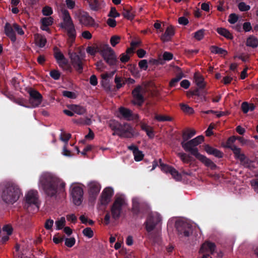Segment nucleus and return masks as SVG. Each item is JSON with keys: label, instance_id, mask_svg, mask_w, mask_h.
Returning a JSON list of instances; mask_svg holds the SVG:
<instances>
[{"label": "nucleus", "instance_id": "09e8293b", "mask_svg": "<svg viewBox=\"0 0 258 258\" xmlns=\"http://www.w3.org/2000/svg\"><path fill=\"white\" fill-rule=\"evenodd\" d=\"M133 155L134 156L135 160L137 162L142 160L144 156L143 152L139 150L134 153Z\"/></svg>", "mask_w": 258, "mask_h": 258}, {"label": "nucleus", "instance_id": "a211bd4d", "mask_svg": "<svg viewBox=\"0 0 258 258\" xmlns=\"http://www.w3.org/2000/svg\"><path fill=\"white\" fill-rule=\"evenodd\" d=\"M161 170L165 173H170L173 178L176 180H180L182 176L181 174L173 167L162 163L161 159H159Z\"/></svg>", "mask_w": 258, "mask_h": 258}, {"label": "nucleus", "instance_id": "37998d69", "mask_svg": "<svg viewBox=\"0 0 258 258\" xmlns=\"http://www.w3.org/2000/svg\"><path fill=\"white\" fill-rule=\"evenodd\" d=\"M205 30L202 29L194 33V38L198 41L201 40L204 37Z\"/></svg>", "mask_w": 258, "mask_h": 258}, {"label": "nucleus", "instance_id": "5701e85b", "mask_svg": "<svg viewBox=\"0 0 258 258\" xmlns=\"http://www.w3.org/2000/svg\"><path fill=\"white\" fill-rule=\"evenodd\" d=\"M216 245L214 243L206 241L201 246L199 250L200 253H204L206 252L210 251L211 254H213L215 252Z\"/></svg>", "mask_w": 258, "mask_h": 258}, {"label": "nucleus", "instance_id": "58836bf2", "mask_svg": "<svg viewBox=\"0 0 258 258\" xmlns=\"http://www.w3.org/2000/svg\"><path fill=\"white\" fill-rule=\"evenodd\" d=\"M196 134V131L194 130H188L186 131H184L182 133V139L184 142L190 139Z\"/></svg>", "mask_w": 258, "mask_h": 258}, {"label": "nucleus", "instance_id": "49530a36", "mask_svg": "<svg viewBox=\"0 0 258 258\" xmlns=\"http://www.w3.org/2000/svg\"><path fill=\"white\" fill-rule=\"evenodd\" d=\"M122 79L121 78L118 77V76H116L114 79V82L116 84V87L117 89H119L121 87H122L125 85L124 81L123 83H121Z\"/></svg>", "mask_w": 258, "mask_h": 258}, {"label": "nucleus", "instance_id": "0e129e2a", "mask_svg": "<svg viewBox=\"0 0 258 258\" xmlns=\"http://www.w3.org/2000/svg\"><path fill=\"white\" fill-rule=\"evenodd\" d=\"M249 103L247 102H243L241 105V108L242 112L246 114L249 111Z\"/></svg>", "mask_w": 258, "mask_h": 258}, {"label": "nucleus", "instance_id": "f257e3e1", "mask_svg": "<svg viewBox=\"0 0 258 258\" xmlns=\"http://www.w3.org/2000/svg\"><path fill=\"white\" fill-rule=\"evenodd\" d=\"M39 183L46 195L51 198H55L57 194L64 191L65 182L60 178L48 173L41 175Z\"/></svg>", "mask_w": 258, "mask_h": 258}, {"label": "nucleus", "instance_id": "aec40b11", "mask_svg": "<svg viewBox=\"0 0 258 258\" xmlns=\"http://www.w3.org/2000/svg\"><path fill=\"white\" fill-rule=\"evenodd\" d=\"M119 112L124 119L130 121L139 117L138 114L134 115L130 109L124 107L119 108Z\"/></svg>", "mask_w": 258, "mask_h": 258}, {"label": "nucleus", "instance_id": "a878e982", "mask_svg": "<svg viewBox=\"0 0 258 258\" xmlns=\"http://www.w3.org/2000/svg\"><path fill=\"white\" fill-rule=\"evenodd\" d=\"M229 149H230L233 152L234 154V156L235 159L240 160H242V159L245 157V154L243 153H241V149L237 147L236 146H233L229 147Z\"/></svg>", "mask_w": 258, "mask_h": 258}, {"label": "nucleus", "instance_id": "f8f14e48", "mask_svg": "<svg viewBox=\"0 0 258 258\" xmlns=\"http://www.w3.org/2000/svg\"><path fill=\"white\" fill-rule=\"evenodd\" d=\"M89 201L94 203L101 189V185L96 181L90 182L88 184Z\"/></svg>", "mask_w": 258, "mask_h": 258}, {"label": "nucleus", "instance_id": "412c9836", "mask_svg": "<svg viewBox=\"0 0 258 258\" xmlns=\"http://www.w3.org/2000/svg\"><path fill=\"white\" fill-rule=\"evenodd\" d=\"M63 23H61L60 27L65 29L70 27L75 26L70 13L68 10H64L62 12Z\"/></svg>", "mask_w": 258, "mask_h": 258}, {"label": "nucleus", "instance_id": "7ed1b4c3", "mask_svg": "<svg viewBox=\"0 0 258 258\" xmlns=\"http://www.w3.org/2000/svg\"><path fill=\"white\" fill-rule=\"evenodd\" d=\"M86 51L91 55H95L97 52H99L110 66H116L118 64V61L115 52L108 44H102L96 47L88 46Z\"/></svg>", "mask_w": 258, "mask_h": 258}, {"label": "nucleus", "instance_id": "de8ad7c7", "mask_svg": "<svg viewBox=\"0 0 258 258\" xmlns=\"http://www.w3.org/2000/svg\"><path fill=\"white\" fill-rule=\"evenodd\" d=\"M200 88H196L192 91H189L187 95L188 97H192L194 96H197L199 97H202L203 96V94L201 93L200 92Z\"/></svg>", "mask_w": 258, "mask_h": 258}, {"label": "nucleus", "instance_id": "f03ea898", "mask_svg": "<svg viewBox=\"0 0 258 258\" xmlns=\"http://www.w3.org/2000/svg\"><path fill=\"white\" fill-rule=\"evenodd\" d=\"M204 140V137L201 135L187 142H181V145L186 152H190L192 155L194 156L206 167H210L212 170H215L217 167V165L211 159L200 154L198 149L196 147L201 144Z\"/></svg>", "mask_w": 258, "mask_h": 258}, {"label": "nucleus", "instance_id": "c03bdc74", "mask_svg": "<svg viewBox=\"0 0 258 258\" xmlns=\"http://www.w3.org/2000/svg\"><path fill=\"white\" fill-rule=\"evenodd\" d=\"M83 235L87 237L88 238H91L93 237L94 232L90 227H87L83 229L82 231Z\"/></svg>", "mask_w": 258, "mask_h": 258}, {"label": "nucleus", "instance_id": "20e7f679", "mask_svg": "<svg viewBox=\"0 0 258 258\" xmlns=\"http://www.w3.org/2000/svg\"><path fill=\"white\" fill-rule=\"evenodd\" d=\"M21 195V190L17 184L8 182L4 184L2 199L7 204H13L18 200Z\"/></svg>", "mask_w": 258, "mask_h": 258}, {"label": "nucleus", "instance_id": "c9c22d12", "mask_svg": "<svg viewBox=\"0 0 258 258\" xmlns=\"http://www.w3.org/2000/svg\"><path fill=\"white\" fill-rule=\"evenodd\" d=\"M132 8L131 7H128L124 8L122 15L123 17L128 20H132L134 18V15L131 12Z\"/></svg>", "mask_w": 258, "mask_h": 258}, {"label": "nucleus", "instance_id": "423d86ee", "mask_svg": "<svg viewBox=\"0 0 258 258\" xmlns=\"http://www.w3.org/2000/svg\"><path fill=\"white\" fill-rule=\"evenodd\" d=\"M68 54L71 62L75 70L79 73L82 74L83 71L84 57L81 51L78 52L72 51L71 49L68 51Z\"/></svg>", "mask_w": 258, "mask_h": 258}, {"label": "nucleus", "instance_id": "603ef678", "mask_svg": "<svg viewBox=\"0 0 258 258\" xmlns=\"http://www.w3.org/2000/svg\"><path fill=\"white\" fill-rule=\"evenodd\" d=\"M50 76L55 80H58L60 77V73L56 70H52L49 73Z\"/></svg>", "mask_w": 258, "mask_h": 258}, {"label": "nucleus", "instance_id": "0eeeda50", "mask_svg": "<svg viewBox=\"0 0 258 258\" xmlns=\"http://www.w3.org/2000/svg\"><path fill=\"white\" fill-rule=\"evenodd\" d=\"M132 202V212L134 216H138L140 214H144L149 211L148 204L140 198L134 197Z\"/></svg>", "mask_w": 258, "mask_h": 258}, {"label": "nucleus", "instance_id": "a19ab883", "mask_svg": "<svg viewBox=\"0 0 258 258\" xmlns=\"http://www.w3.org/2000/svg\"><path fill=\"white\" fill-rule=\"evenodd\" d=\"M183 77V74L181 72L177 74L175 78H173L169 83L171 87H175L177 83Z\"/></svg>", "mask_w": 258, "mask_h": 258}, {"label": "nucleus", "instance_id": "cd10ccee", "mask_svg": "<svg viewBox=\"0 0 258 258\" xmlns=\"http://www.w3.org/2000/svg\"><path fill=\"white\" fill-rule=\"evenodd\" d=\"M34 37L35 43L38 46L42 48L45 45L46 39L44 36L37 34Z\"/></svg>", "mask_w": 258, "mask_h": 258}, {"label": "nucleus", "instance_id": "69168bd1", "mask_svg": "<svg viewBox=\"0 0 258 258\" xmlns=\"http://www.w3.org/2000/svg\"><path fill=\"white\" fill-rule=\"evenodd\" d=\"M139 66L141 69L146 71L148 69V62L146 59H142L139 62Z\"/></svg>", "mask_w": 258, "mask_h": 258}, {"label": "nucleus", "instance_id": "6e6d98bb", "mask_svg": "<svg viewBox=\"0 0 258 258\" xmlns=\"http://www.w3.org/2000/svg\"><path fill=\"white\" fill-rule=\"evenodd\" d=\"M120 40V37L117 35L112 36L110 40L111 45L114 47L116 44L119 43Z\"/></svg>", "mask_w": 258, "mask_h": 258}, {"label": "nucleus", "instance_id": "9d476101", "mask_svg": "<svg viewBox=\"0 0 258 258\" xmlns=\"http://www.w3.org/2000/svg\"><path fill=\"white\" fill-rule=\"evenodd\" d=\"M25 204L24 207L29 210L31 207L39 209L38 192L36 190H30L25 196Z\"/></svg>", "mask_w": 258, "mask_h": 258}, {"label": "nucleus", "instance_id": "6ab92c4d", "mask_svg": "<svg viewBox=\"0 0 258 258\" xmlns=\"http://www.w3.org/2000/svg\"><path fill=\"white\" fill-rule=\"evenodd\" d=\"M78 19L80 23L85 26H94L95 21L89 14L86 12L80 13L78 15Z\"/></svg>", "mask_w": 258, "mask_h": 258}, {"label": "nucleus", "instance_id": "39448f33", "mask_svg": "<svg viewBox=\"0 0 258 258\" xmlns=\"http://www.w3.org/2000/svg\"><path fill=\"white\" fill-rule=\"evenodd\" d=\"M110 128L114 131L113 136L117 135L121 138H131L133 137V129L128 123L121 124L115 120H110L109 123Z\"/></svg>", "mask_w": 258, "mask_h": 258}, {"label": "nucleus", "instance_id": "b1692460", "mask_svg": "<svg viewBox=\"0 0 258 258\" xmlns=\"http://www.w3.org/2000/svg\"><path fill=\"white\" fill-rule=\"evenodd\" d=\"M175 34V29L172 25L167 27L164 33L161 36V39L163 42H168L171 40V38Z\"/></svg>", "mask_w": 258, "mask_h": 258}, {"label": "nucleus", "instance_id": "4c0bfd02", "mask_svg": "<svg viewBox=\"0 0 258 258\" xmlns=\"http://www.w3.org/2000/svg\"><path fill=\"white\" fill-rule=\"evenodd\" d=\"M71 109L74 112L79 115L84 114L86 111L84 107L78 105H73Z\"/></svg>", "mask_w": 258, "mask_h": 258}, {"label": "nucleus", "instance_id": "8fccbe9b", "mask_svg": "<svg viewBox=\"0 0 258 258\" xmlns=\"http://www.w3.org/2000/svg\"><path fill=\"white\" fill-rule=\"evenodd\" d=\"M181 109L184 112L188 114H192L194 113V109L192 108L189 107L188 105L185 104H180Z\"/></svg>", "mask_w": 258, "mask_h": 258}, {"label": "nucleus", "instance_id": "ddd939ff", "mask_svg": "<svg viewBox=\"0 0 258 258\" xmlns=\"http://www.w3.org/2000/svg\"><path fill=\"white\" fill-rule=\"evenodd\" d=\"M143 87L140 86H137L132 92L134 100L132 101L134 105L141 106L145 101L144 97L143 95Z\"/></svg>", "mask_w": 258, "mask_h": 258}, {"label": "nucleus", "instance_id": "f3484780", "mask_svg": "<svg viewBox=\"0 0 258 258\" xmlns=\"http://www.w3.org/2000/svg\"><path fill=\"white\" fill-rule=\"evenodd\" d=\"M113 194L114 191L112 188L110 187L105 188L102 191L99 199L100 205L103 206L107 205L110 202Z\"/></svg>", "mask_w": 258, "mask_h": 258}, {"label": "nucleus", "instance_id": "2eb2a0df", "mask_svg": "<svg viewBox=\"0 0 258 258\" xmlns=\"http://www.w3.org/2000/svg\"><path fill=\"white\" fill-rule=\"evenodd\" d=\"M29 94V102L33 107H38L42 101V95L37 90L30 89L28 91Z\"/></svg>", "mask_w": 258, "mask_h": 258}, {"label": "nucleus", "instance_id": "e2e57ef3", "mask_svg": "<svg viewBox=\"0 0 258 258\" xmlns=\"http://www.w3.org/2000/svg\"><path fill=\"white\" fill-rule=\"evenodd\" d=\"M173 57V54L169 52L165 51L163 54V58L164 60L169 61L172 59Z\"/></svg>", "mask_w": 258, "mask_h": 258}, {"label": "nucleus", "instance_id": "3c124183", "mask_svg": "<svg viewBox=\"0 0 258 258\" xmlns=\"http://www.w3.org/2000/svg\"><path fill=\"white\" fill-rule=\"evenodd\" d=\"M236 140L237 138L235 136L229 137L226 142L225 147L229 149V147L235 146L233 144Z\"/></svg>", "mask_w": 258, "mask_h": 258}, {"label": "nucleus", "instance_id": "e433bc0d", "mask_svg": "<svg viewBox=\"0 0 258 258\" xmlns=\"http://www.w3.org/2000/svg\"><path fill=\"white\" fill-rule=\"evenodd\" d=\"M177 156L184 163H189L192 160V158L184 153H178Z\"/></svg>", "mask_w": 258, "mask_h": 258}, {"label": "nucleus", "instance_id": "6e6552de", "mask_svg": "<svg viewBox=\"0 0 258 258\" xmlns=\"http://www.w3.org/2000/svg\"><path fill=\"white\" fill-rule=\"evenodd\" d=\"M54 57L55 58L59 67L63 70L72 71V68L69 64V60L65 57L63 54L56 46L53 48Z\"/></svg>", "mask_w": 258, "mask_h": 258}, {"label": "nucleus", "instance_id": "052dcab7", "mask_svg": "<svg viewBox=\"0 0 258 258\" xmlns=\"http://www.w3.org/2000/svg\"><path fill=\"white\" fill-rule=\"evenodd\" d=\"M62 95L63 96L70 99H75L76 98V94L71 91H63L62 92Z\"/></svg>", "mask_w": 258, "mask_h": 258}, {"label": "nucleus", "instance_id": "473e14b6", "mask_svg": "<svg viewBox=\"0 0 258 258\" xmlns=\"http://www.w3.org/2000/svg\"><path fill=\"white\" fill-rule=\"evenodd\" d=\"M246 45L252 48L257 47L258 46V39L252 35H250L247 39Z\"/></svg>", "mask_w": 258, "mask_h": 258}, {"label": "nucleus", "instance_id": "680f3d73", "mask_svg": "<svg viewBox=\"0 0 258 258\" xmlns=\"http://www.w3.org/2000/svg\"><path fill=\"white\" fill-rule=\"evenodd\" d=\"M71 138V135L70 134L61 133L60 135V139L62 141L65 142L66 144L68 143L69 140Z\"/></svg>", "mask_w": 258, "mask_h": 258}, {"label": "nucleus", "instance_id": "2f4dec72", "mask_svg": "<svg viewBox=\"0 0 258 258\" xmlns=\"http://www.w3.org/2000/svg\"><path fill=\"white\" fill-rule=\"evenodd\" d=\"M194 79L196 85L199 88L204 89L205 87V84L204 82V78L199 74L197 73L195 74Z\"/></svg>", "mask_w": 258, "mask_h": 258}, {"label": "nucleus", "instance_id": "393cba45", "mask_svg": "<svg viewBox=\"0 0 258 258\" xmlns=\"http://www.w3.org/2000/svg\"><path fill=\"white\" fill-rule=\"evenodd\" d=\"M67 32L68 36V41L70 44V46L75 42L76 37V31L75 26L65 28Z\"/></svg>", "mask_w": 258, "mask_h": 258}, {"label": "nucleus", "instance_id": "338daca9", "mask_svg": "<svg viewBox=\"0 0 258 258\" xmlns=\"http://www.w3.org/2000/svg\"><path fill=\"white\" fill-rule=\"evenodd\" d=\"M13 28L18 34L22 35L24 34L22 28L17 23L13 24Z\"/></svg>", "mask_w": 258, "mask_h": 258}, {"label": "nucleus", "instance_id": "4468645a", "mask_svg": "<svg viewBox=\"0 0 258 258\" xmlns=\"http://www.w3.org/2000/svg\"><path fill=\"white\" fill-rule=\"evenodd\" d=\"M161 221V217L158 214L149 216L145 222L146 229L148 232L152 231Z\"/></svg>", "mask_w": 258, "mask_h": 258}, {"label": "nucleus", "instance_id": "bf43d9fd", "mask_svg": "<svg viewBox=\"0 0 258 258\" xmlns=\"http://www.w3.org/2000/svg\"><path fill=\"white\" fill-rule=\"evenodd\" d=\"M238 19V16L235 13H232L229 16L228 21L230 24H233L237 21Z\"/></svg>", "mask_w": 258, "mask_h": 258}, {"label": "nucleus", "instance_id": "4be33fe9", "mask_svg": "<svg viewBox=\"0 0 258 258\" xmlns=\"http://www.w3.org/2000/svg\"><path fill=\"white\" fill-rule=\"evenodd\" d=\"M5 33L8 36L12 42H15L17 39L16 34L14 31L13 26L9 23H6L4 27Z\"/></svg>", "mask_w": 258, "mask_h": 258}, {"label": "nucleus", "instance_id": "dca6fc26", "mask_svg": "<svg viewBox=\"0 0 258 258\" xmlns=\"http://www.w3.org/2000/svg\"><path fill=\"white\" fill-rule=\"evenodd\" d=\"M83 189L79 186H74L71 191L73 202L75 205L79 206L81 204L83 201Z\"/></svg>", "mask_w": 258, "mask_h": 258}, {"label": "nucleus", "instance_id": "7c9ffc66", "mask_svg": "<svg viewBox=\"0 0 258 258\" xmlns=\"http://www.w3.org/2000/svg\"><path fill=\"white\" fill-rule=\"evenodd\" d=\"M211 52L214 54H218L223 55L224 56L227 54L228 52L222 48L219 47L216 45H212L210 47Z\"/></svg>", "mask_w": 258, "mask_h": 258}, {"label": "nucleus", "instance_id": "774afa93", "mask_svg": "<svg viewBox=\"0 0 258 258\" xmlns=\"http://www.w3.org/2000/svg\"><path fill=\"white\" fill-rule=\"evenodd\" d=\"M251 185L255 191L258 192V179H253L251 181Z\"/></svg>", "mask_w": 258, "mask_h": 258}, {"label": "nucleus", "instance_id": "79ce46f5", "mask_svg": "<svg viewBox=\"0 0 258 258\" xmlns=\"http://www.w3.org/2000/svg\"><path fill=\"white\" fill-rule=\"evenodd\" d=\"M155 119L157 120L158 121L160 122H163V121H171L172 120V118L165 115H163L161 114H155L154 116Z\"/></svg>", "mask_w": 258, "mask_h": 258}, {"label": "nucleus", "instance_id": "f704fd0d", "mask_svg": "<svg viewBox=\"0 0 258 258\" xmlns=\"http://www.w3.org/2000/svg\"><path fill=\"white\" fill-rule=\"evenodd\" d=\"M240 164L245 168L252 169L255 168L253 161L248 158L245 155L242 160H240Z\"/></svg>", "mask_w": 258, "mask_h": 258}, {"label": "nucleus", "instance_id": "864d4df0", "mask_svg": "<svg viewBox=\"0 0 258 258\" xmlns=\"http://www.w3.org/2000/svg\"><path fill=\"white\" fill-rule=\"evenodd\" d=\"M239 10L241 12H246L250 10V7L247 5L244 2H240L238 5Z\"/></svg>", "mask_w": 258, "mask_h": 258}, {"label": "nucleus", "instance_id": "1a4fd4ad", "mask_svg": "<svg viewBox=\"0 0 258 258\" xmlns=\"http://www.w3.org/2000/svg\"><path fill=\"white\" fill-rule=\"evenodd\" d=\"M124 200L121 197L116 198L110 208L112 219L117 220L122 213V207L124 204Z\"/></svg>", "mask_w": 258, "mask_h": 258}, {"label": "nucleus", "instance_id": "5fc2aeb1", "mask_svg": "<svg viewBox=\"0 0 258 258\" xmlns=\"http://www.w3.org/2000/svg\"><path fill=\"white\" fill-rule=\"evenodd\" d=\"M76 242V239L74 237L67 238L65 239V245L68 247H73Z\"/></svg>", "mask_w": 258, "mask_h": 258}, {"label": "nucleus", "instance_id": "bb28decb", "mask_svg": "<svg viewBox=\"0 0 258 258\" xmlns=\"http://www.w3.org/2000/svg\"><path fill=\"white\" fill-rule=\"evenodd\" d=\"M40 22L41 29L43 31H47L49 30L48 27L51 26L53 23V19L51 17H44L41 19Z\"/></svg>", "mask_w": 258, "mask_h": 258}, {"label": "nucleus", "instance_id": "13d9d810", "mask_svg": "<svg viewBox=\"0 0 258 258\" xmlns=\"http://www.w3.org/2000/svg\"><path fill=\"white\" fill-rule=\"evenodd\" d=\"M119 16L120 14L117 12L115 8L111 7L108 16L112 18H116L119 17Z\"/></svg>", "mask_w": 258, "mask_h": 258}, {"label": "nucleus", "instance_id": "4d7b16f0", "mask_svg": "<svg viewBox=\"0 0 258 258\" xmlns=\"http://www.w3.org/2000/svg\"><path fill=\"white\" fill-rule=\"evenodd\" d=\"M42 14L44 16H49L53 13L52 9L48 6L44 7L42 9Z\"/></svg>", "mask_w": 258, "mask_h": 258}, {"label": "nucleus", "instance_id": "72a5a7b5", "mask_svg": "<svg viewBox=\"0 0 258 258\" xmlns=\"http://www.w3.org/2000/svg\"><path fill=\"white\" fill-rule=\"evenodd\" d=\"M217 32L218 34L228 39H232L233 37L230 32L224 28H218Z\"/></svg>", "mask_w": 258, "mask_h": 258}, {"label": "nucleus", "instance_id": "9b49d317", "mask_svg": "<svg viewBox=\"0 0 258 258\" xmlns=\"http://www.w3.org/2000/svg\"><path fill=\"white\" fill-rule=\"evenodd\" d=\"M175 225L178 234L180 237H188L192 233V226L187 222L178 221Z\"/></svg>", "mask_w": 258, "mask_h": 258}, {"label": "nucleus", "instance_id": "c85d7f7f", "mask_svg": "<svg viewBox=\"0 0 258 258\" xmlns=\"http://www.w3.org/2000/svg\"><path fill=\"white\" fill-rule=\"evenodd\" d=\"M149 238L153 241L154 243L159 244L161 241L160 233L159 231L148 232Z\"/></svg>", "mask_w": 258, "mask_h": 258}, {"label": "nucleus", "instance_id": "c756f323", "mask_svg": "<svg viewBox=\"0 0 258 258\" xmlns=\"http://www.w3.org/2000/svg\"><path fill=\"white\" fill-rule=\"evenodd\" d=\"M90 9L94 11H98L101 8V4L98 0H86Z\"/></svg>", "mask_w": 258, "mask_h": 258}, {"label": "nucleus", "instance_id": "a18cd8bd", "mask_svg": "<svg viewBox=\"0 0 258 258\" xmlns=\"http://www.w3.org/2000/svg\"><path fill=\"white\" fill-rule=\"evenodd\" d=\"M66 220L64 217H61L59 220L55 221L56 229V230L61 229L65 225Z\"/></svg>", "mask_w": 258, "mask_h": 258}, {"label": "nucleus", "instance_id": "ea45409f", "mask_svg": "<svg viewBox=\"0 0 258 258\" xmlns=\"http://www.w3.org/2000/svg\"><path fill=\"white\" fill-rule=\"evenodd\" d=\"M73 122L80 125H90L92 123L91 119L88 117L81 118L78 119H73Z\"/></svg>", "mask_w": 258, "mask_h": 258}]
</instances>
